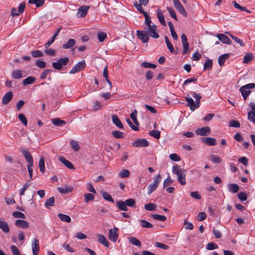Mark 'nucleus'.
<instances>
[{"label": "nucleus", "instance_id": "1", "mask_svg": "<svg viewBox=\"0 0 255 255\" xmlns=\"http://www.w3.org/2000/svg\"><path fill=\"white\" fill-rule=\"evenodd\" d=\"M189 93L196 99L195 102L194 103L193 100L191 97H186L185 99L187 103V106L190 107V110L193 111L199 107L202 96L200 94H197L192 91Z\"/></svg>", "mask_w": 255, "mask_h": 255}, {"label": "nucleus", "instance_id": "2", "mask_svg": "<svg viewBox=\"0 0 255 255\" xmlns=\"http://www.w3.org/2000/svg\"><path fill=\"white\" fill-rule=\"evenodd\" d=\"M172 173L177 175L178 181L181 185L186 184V171L185 169L181 168L179 165H176L172 167Z\"/></svg>", "mask_w": 255, "mask_h": 255}, {"label": "nucleus", "instance_id": "3", "mask_svg": "<svg viewBox=\"0 0 255 255\" xmlns=\"http://www.w3.org/2000/svg\"><path fill=\"white\" fill-rule=\"evenodd\" d=\"M69 59L68 57H64L58 59L56 62H52V67L56 70H61L69 63Z\"/></svg>", "mask_w": 255, "mask_h": 255}, {"label": "nucleus", "instance_id": "4", "mask_svg": "<svg viewBox=\"0 0 255 255\" xmlns=\"http://www.w3.org/2000/svg\"><path fill=\"white\" fill-rule=\"evenodd\" d=\"M255 87V84L254 83H250L241 87L240 89L244 100H246L251 93V91L250 89H253Z\"/></svg>", "mask_w": 255, "mask_h": 255}, {"label": "nucleus", "instance_id": "5", "mask_svg": "<svg viewBox=\"0 0 255 255\" xmlns=\"http://www.w3.org/2000/svg\"><path fill=\"white\" fill-rule=\"evenodd\" d=\"M161 180V175L160 174L157 175L154 178L153 183L150 184L148 187L147 193L148 195L151 194L157 188Z\"/></svg>", "mask_w": 255, "mask_h": 255}, {"label": "nucleus", "instance_id": "6", "mask_svg": "<svg viewBox=\"0 0 255 255\" xmlns=\"http://www.w3.org/2000/svg\"><path fill=\"white\" fill-rule=\"evenodd\" d=\"M86 63L85 60H82L75 64L69 72V74H73L76 73L85 68Z\"/></svg>", "mask_w": 255, "mask_h": 255}, {"label": "nucleus", "instance_id": "7", "mask_svg": "<svg viewBox=\"0 0 255 255\" xmlns=\"http://www.w3.org/2000/svg\"><path fill=\"white\" fill-rule=\"evenodd\" d=\"M147 30V33L149 36H150L151 37L154 38H157L159 37V34L157 29V26L155 24H152L147 26L145 28Z\"/></svg>", "mask_w": 255, "mask_h": 255}, {"label": "nucleus", "instance_id": "8", "mask_svg": "<svg viewBox=\"0 0 255 255\" xmlns=\"http://www.w3.org/2000/svg\"><path fill=\"white\" fill-rule=\"evenodd\" d=\"M136 36L143 43H147L149 38L147 31L137 30Z\"/></svg>", "mask_w": 255, "mask_h": 255}, {"label": "nucleus", "instance_id": "9", "mask_svg": "<svg viewBox=\"0 0 255 255\" xmlns=\"http://www.w3.org/2000/svg\"><path fill=\"white\" fill-rule=\"evenodd\" d=\"M20 152L23 154V156L26 159V161L27 162V165H29V166H33V158L30 152L25 148L21 149Z\"/></svg>", "mask_w": 255, "mask_h": 255}, {"label": "nucleus", "instance_id": "10", "mask_svg": "<svg viewBox=\"0 0 255 255\" xmlns=\"http://www.w3.org/2000/svg\"><path fill=\"white\" fill-rule=\"evenodd\" d=\"M181 38L183 46V51L182 54L183 55H185L189 51V43L188 42L186 35L185 34L183 33L182 34Z\"/></svg>", "mask_w": 255, "mask_h": 255}, {"label": "nucleus", "instance_id": "11", "mask_svg": "<svg viewBox=\"0 0 255 255\" xmlns=\"http://www.w3.org/2000/svg\"><path fill=\"white\" fill-rule=\"evenodd\" d=\"M118 229L117 228H114L111 229L109 231V239L112 242H115L117 241L119 237L118 233Z\"/></svg>", "mask_w": 255, "mask_h": 255}, {"label": "nucleus", "instance_id": "12", "mask_svg": "<svg viewBox=\"0 0 255 255\" xmlns=\"http://www.w3.org/2000/svg\"><path fill=\"white\" fill-rule=\"evenodd\" d=\"M31 247L33 255H37L39 250V241L37 238H34L32 241Z\"/></svg>", "mask_w": 255, "mask_h": 255}, {"label": "nucleus", "instance_id": "13", "mask_svg": "<svg viewBox=\"0 0 255 255\" xmlns=\"http://www.w3.org/2000/svg\"><path fill=\"white\" fill-rule=\"evenodd\" d=\"M173 2L175 8L184 16L187 15V12L178 0H173Z\"/></svg>", "mask_w": 255, "mask_h": 255}, {"label": "nucleus", "instance_id": "14", "mask_svg": "<svg viewBox=\"0 0 255 255\" xmlns=\"http://www.w3.org/2000/svg\"><path fill=\"white\" fill-rule=\"evenodd\" d=\"M211 129L209 127H205L198 128L195 131L196 134L202 136H206L209 135Z\"/></svg>", "mask_w": 255, "mask_h": 255}, {"label": "nucleus", "instance_id": "15", "mask_svg": "<svg viewBox=\"0 0 255 255\" xmlns=\"http://www.w3.org/2000/svg\"><path fill=\"white\" fill-rule=\"evenodd\" d=\"M89 6L87 5H83L80 7L77 11V15L78 17H84L89 10Z\"/></svg>", "mask_w": 255, "mask_h": 255}, {"label": "nucleus", "instance_id": "16", "mask_svg": "<svg viewBox=\"0 0 255 255\" xmlns=\"http://www.w3.org/2000/svg\"><path fill=\"white\" fill-rule=\"evenodd\" d=\"M216 36L222 43L228 45L232 44V41L224 34H218Z\"/></svg>", "mask_w": 255, "mask_h": 255}, {"label": "nucleus", "instance_id": "17", "mask_svg": "<svg viewBox=\"0 0 255 255\" xmlns=\"http://www.w3.org/2000/svg\"><path fill=\"white\" fill-rule=\"evenodd\" d=\"M148 145V142L145 139H139L135 140L133 143V145L135 147H145L147 146Z\"/></svg>", "mask_w": 255, "mask_h": 255}, {"label": "nucleus", "instance_id": "18", "mask_svg": "<svg viewBox=\"0 0 255 255\" xmlns=\"http://www.w3.org/2000/svg\"><path fill=\"white\" fill-rule=\"evenodd\" d=\"M113 123L120 129H124V127L117 115H113L112 116Z\"/></svg>", "mask_w": 255, "mask_h": 255}, {"label": "nucleus", "instance_id": "19", "mask_svg": "<svg viewBox=\"0 0 255 255\" xmlns=\"http://www.w3.org/2000/svg\"><path fill=\"white\" fill-rule=\"evenodd\" d=\"M15 225L16 227L22 229H27L29 227L28 223L23 220H16L15 223Z\"/></svg>", "mask_w": 255, "mask_h": 255}, {"label": "nucleus", "instance_id": "20", "mask_svg": "<svg viewBox=\"0 0 255 255\" xmlns=\"http://www.w3.org/2000/svg\"><path fill=\"white\" fill-rule=\"evenodd\" d=\"M12 93L9 91L6 93L2 98V103L3 105H7L11 100L12 98Z\"/></svg>", "mask_w": 255, "mask_h": 255}, {"label": "nucleus", "instance_id": "21", "mask_svg": "<svg viewBox=\"0 0 255 255\" xmlns=\"http://www.w3.org/2000/svg\"><path fill=\"white\" fill-rule=\"evenodd\" d=\"M202 141L206 144L210 146H214L216 144V140L214 138L212 137H204L202 138Z\"/></svg>", "mask_w": 255, "mask_h": 255}, {"label": "nucleus", "instance_id": "22", "mask_svg": "<svg viewBox=\"0 0 255 255\" xmlns=\"http://www.w3.org/2000/svg\"><path fill=\"white\" fill-rule=\"evenodd\" d=\"M58 159L67 168L70 169H73L74 168V167L73 165L72 164V163L67 160V159H66L64 157L60 156L58 157Z\"/></svg>", "mask_w": 255, "mask_h": 255}, {"label": "nucleus", "instance_id": "23", "mask_svg": "<svg viewBox=\"0 0 255 255\" xmlns=\"http://www.w3.org/2000/svg\"><path fill=\"white\" fill-rule=\"evenodd\" d=\"M0 229L4 233L9 232V228L8 224L4 221L0 219Z\"/></svg>", "mask_w": 255, "mask_h": 255}, {"label": "nucleus", "instance_id": "24", "mask_svg": "<svg viewBox=\"0 0 255 255\" xmlns=\"http://www.w3.org/2000/svg\"><path fill=\"white\" fill-rule=\"evenodd\" d=\"M116 205L120 210L127 211L128 208L125 201L120 200L116 202Z\"/></svg>", "mask_w": 255, "mask_h": 255}, {"label": "nucleus", "instance_id": "25", "mask_svg": "<svg viewBox=\"0 0 255 255\" xmlns=\"http://www.w3.org/2000/svg\"><path fill=\"white\" fill-rule=\"evenodd\" d=\"M98 241L101 244L105 246L106 247H109L110 244L107 239L102 235H98Z\"/></svg>", "mask_w": 255, "mask_h": 255}, {"label": "nucleus", "instance_id": "26", "mask_svg": "<svg viewBox=\"0 0 255 255\" xmlns=\"http://www.w3.org/2000/svg\"><path fill=\"white\" fill-rule=\"evenodd\" d=\"M73 187H70V186H67L63 187H60L58 188V191L60 193H63V194L71 192L73 191Z\"/></svg>", "mask_w": 255, "mask_h": 255}, {"label": "nucleus", "instance_id": "27", "mask_svg": "<svg viewBox=\"0 0 255 255\" xmlns=\"http://www.w3.org/2000/svg\"><path fill=\"white\" fill-rule=\"evenodd\" d=\"M157 17L158 18V20H159V22L161 23V24L164 26H165L166 22L164 20V16L161 10L158 9L157 10Z\"/></svg>", "mask_w": 255, "mask_h": 255}, {"label": "nucleus", "instance_id": "28", "mask_svg": "<svg viewBox=\"0 0 255 255\" xmlns=\"http://www.w3.org/2000/svg\"><path fill=\"white\" fill-rule=\"evenodd\" d=\"M58 218L60 219L61 221L65 222L67 223H70L71 221V218L70 216L67 215H65L62 213H59L58 214Z\"/></svg>", "mask_w": 255, "mask_h": 255}, {"label": "nucleus", "instance_id": "29", "mask_svg": "<svg viewBox=\"0 0 255 255\" xmlns=\"http://www.w3.org/2000/svg\"><path fill=\"white\" fill-rule=\"evenodd\" d=\"M229 57V54H224L219 56L218 58L219 64L222 66L224 64L225 60Z\"/></svg>", "mask_w": 255, "mask_h": 255}, {"label": "nucleus", "instance_id": "30", "mask_svg": "<svg viewBox=\"0 0 255 255\" xmlns=\"http://www.w3.org/2000/svg\"><path fill=\"white\" fill-rule=\"evenodd\" d=\"M229 190L234 193L238 192L239 190V187L237 184H229L228 185Z\"/></svg>", "mask_w": 255, "mask_h": 255}, {"label": "nucleus", "instance_id": "31", "mask_svg": "<svg viewBox=\"0 0 255 255\" xmlns=\"http://www.w3.org/2000/svg\"><path fill=\"white\" fill-rule=\"evenodd\" d=\"M52 122L55 126H62L66 124L65 121L62 120L59 118L53 119Z\"/></svg>", "mask_w": 255, "mask_h": 255}, {"label": "nucleus", "instance_id": "32", "mask_svg": "<svg viewBox=\"0 0 255 255\" xmlns=\"http://www.w3.org/2000/svg\"><path fill=\"white\" fill-rule=\"evenodd\" d=\"M76 43V41L73 39H70L66 43L63 45V48L68 49L72 47Z\"/></svg>", "mask_w": 255, "mask_h": 255}, {"label": "nucleus", "instance_id": "33", "mask_svg": "<svg viewBox=\"0 0 255 255\" xmlns=\"http://www.w3.org/2000/svg\"><path fill=\"white\" fill-rule=\"evenodd\" d=\"M35 78L32 76H29L24 79L22 81V84L24 86L31 84L35 81Z\"/></svg>", "mask_w": 255, "mask_h": 255}, {"label": "nucleus", "instance_id": "34", "mask_svg": "<svg viewBox=\"0 0 255 255\" xmlns=\"http://www.w3.org/2000/svg\"><path fill=\"white\" fill-rule=\"evenodd\" d=\"M11 77L15 79L21 78L22 77V71L19 69L13 71L11 74Z\"/></svg>", "mask_w": 255, "mask_h": 255}, {"label": "nucleus", "instance_id": "35", "mask_svg": "<svg viewBox=\"0 0 255 255\" xmlns=\"http://www.w3.org/2000/svg\"><path fill=\"white\" fill-rule=\"evenodd\" d=\"M128 241L132 245L136 246L138 247H140L141 246L140 242L134 237H131L128 238Z\"/></svg>", "mask_w": 255, "mask_h": 255}, {"label": "nucleus", "instance_id": "36", "mask_svg": "<svg viewBox=\"0 0 255 255\" xmlns=\"http://www.w3.org/2000/svg\"><path fill=\"white\" fill-rule=\"evenodd\" d=\"M102 107V104L100 102L97 101L93 102L92 106V110L98 111L101 109Z\"/></svg>", "mask_w": 255, "mask_h": 255}, {"label": "nucleus", "instance_id": "37", "mask_svg": "<svg viewBox=\"0 0 255 255\" xmlns=\"http://www.w3.org/2000/svg\"><path fill=\"white\" fill-rule=\"evenodd\" d=\"M225 33L228 34L229 35V36H230L234 40H235L236 42L240 44V45L241 46H245V43L243 42V41L241 39L238 38V37H237L236 36H234L233 34H232L231 33H230L229 32H225Z\"/></svg>", "mask_w": 255, "mask_h": 255}, {"label": "nucleus", "instance_id": "38", "mask_svg": "<svg viewBox=\"0 0 255 255\" xmlns=\"http://www.w3.org/2000/svg\"><path fill=\"white\" fill-rule=\"evenodd\" d=\"M45 160L43 156H41L39 161V167L40 171L42 173H44L45 171Z\"/></svg>", "mask_w": 255, "mask_h": 255}, {"label": "nucleus", "instance_id": "39", "mask_svg": "<svg viewBox=\"0 0 255 255\" xmlns=\"http://www.w3.org/2000/svg\"><path fill=\"white\" fill-rule=\"evenodd\" d=\"M164 40H165V42L166 44L167 47L168 48L169 51L171 53H173L174 51V48H173L172 45L171 44V43L170 42L169 39L167 36H164Z\"/></svg>", "mask_w": 255, "mask_h": 255}, {"label": "nucleus", "instance_id": "40", "mask_svg": "<svg viewBox=\"0 0 255 255\" xmlns=\"http://www.w3.org/2000/svg\"><path fill=\"white\" fill-rule=\"evenodd\" d=\"M85 201L88 203L89 201H93L95 199V195L92 193H85L84 194Z\"/></svg>", "mask_w": 255, "mask_h": 255}, {"label": "nucleus", "instance_id": "41", "mask_svg": "<svg viewBox=\"0 0 255 255\" xmlns=\"http://www.w3.org/2000/svg\"><path fill=\"white\" fill-rule=\"evenodd\" d=\"M141 226L143 228H151L153 227V225L149 222L144 220H140L139 221Z\"/></svg>", "mask_w": 255, "mask_h": 255}, {"label": "nucleus", "instance_id": "42", "mask_svg": "<svg viewBox=\"0 0 255 255\" xmlns=\"http://www.w3.org/2000/svg\"><path fill=\"white\" fill-rule=\"evenodd\" d=\"M144 208L147 211H152L156 209V205L153 203L146 204L144 205Z\"/></svg>", "mask_w": 255, "mask_h": 255}, {"label": "nucleus", "instance_id": "43", "mask_svg": "<svg viewBox=\"0 0 255 255\" xmlns=\"http://www.w3.org/2000/svg\"><path fill=\"white\" fill-rule=\"evenodd\" d=\"M233 5L234 6L241 11H246L247 12H250L251 11L248 10L246 7H243L240 5L239 3H238L236 1H233L232 2Z\"/></svg>", "mask_w": 255, "mask_h": 255}, {"label": "nucleus", "instance_id": "44", "mask_svg": "<svg viewBox=\"0 0 255 255\" xmlns=\"http://www.w3.org/2000/svg\"><path fill=\"white\" fill-rule=\"evenodd\" d=\"M45 0H29V3L35 4L37 7L42 6L44 3Z\"/></svg>", "mask_w": 255, "mask_h": 255}, {"label": "nucleus", "instance_id": "45", "mask_svg": "<svg viewBox=\"0 0 255 255\" xmlns=\"http://www.w3.org/2000/svg\"><path fill=\"white\" fill-rule=\"evenodd\" d=\"M137 111L135 110L132 113H131L130 115V118L132 120L135 125L137 126H139V123L137 121L136 118Z\"/></svg>", "mask_w": 255, "mask_h": 255}, {"label": "nucleus", "instance_id": "46", "mask_svg": "<svg viewBox=\"0 0 255 255\" xmlns=\"http://www.w3.org/2000/svg\"><path fill=\"white\" fill-rule=\"evenodd\" d=\"M101 194L105 200L108 201L112 202L113 203L114 202V199L112 198V196L109 193H108L106 192L103 191L101 193Z\"/></svg>", "mask_w": 255, "mask_h": 255}, {"label": "nucleus", "instance_id": "47", "mask_svg": "<svg viewBox=\"0 0 255 255\" xmlns=\"http://www.w3.org/2000/svg\"><path fill=\"white\" fill-rule=\"evenodd\" d=\"M129 174V171L127 169H122L119 172V176L123 178L128 177Z\"/></svg>", "mask_w": 255, "mask_h": 255}, {"label": "nucleus", "instance_id": "48", "mask_svg": "<svg viewBox=\"0 0 255 255\" xmlns=\"http://www.w3.org/2000/svg\"><path fill=\"white\" fill-rule=\"evenodd\" d=\"M31 54L32 56L34 58H40L43 56L42 52L38 50L31 51Z\"/></svg>", "mask_w": 255, "mask_h": 255}, {"label": "nucleus", "instance_id": "49", "mask_svg": "<svg viewBox=\"0 0 255 255\" xmlns=\"http://www.w3.org/2000/svg\"><path fill=\"white\" fill-rule=\"evenodd\" d=\"M149 135L154 137L156 139H159L160 137V132L158 130H153L149 132Z\"/></svg>", "mask_w": 255, "mask_h": 255}, {"label": "nucleus", "instance_id": "50", "mask_svg": "<svg viewBox=\"0 0 255 255\" xmlns=\"http://www.w3.org/2000/svg\"><path fill=\"white\" fill-rule=\"evenodd\" d=\"M143 15L145 17V24L147 26L152 25V21L150 19V16L148 15L147 12H144Z\"/></svg>", "mask_w": 255, "mask_h": 255}, {"label": "nucleus", "instance_id": "51", "mask_svg": "<svg viewBox=\"0 0 255 255\" xmlns=\"http://www.w3.org/2000/svg\"><path fill=\"white\" fill-rule=\"evenodd\" d=\"M127 206L130 207H134L135 204V201L132 198H130L126 200L125 201Z\"/></svg>", "mask_w": 255, "mask_h": 255}, {"label": "nucleus", "instance_id": "52", "mask_svg": "<svg viewBox=\"0 0 255 255\" xmlns=\"http://www.w3.org/2000/svg\"><path fill=\"white\" fill-rule=\"evenodd\" d=\"M54 198L51 197L46 201L45 205L47 208H48L49 206H53L54 205Z\"/></svg>", "mask_w": 255, "mask_h": 255}, {"label": "nucleus", "instance_id": "53", "mask_svg": "<svg viewBox=\"0 0 255 255\" xmlns=\"http://www.w3.org/2000/svg\"><path fill=\"white\" fill-rule=\"evenodd\" d=\"M151 217L153 219L159 220L161 221H164L166 220V217L164 216L157 215V214H153L151 215Z\"/></svg>", "mask_w": 255, "mask_h": 255}, {"label": "nucleus", "instance_id": "54", "mask_svg": "<svg viewBox=\"0 0 255 255\" xmlns=\"http://www.w3.org/2000/svg\"><path fill=\"white\" fill-rule=\"evenodd\" d=\"M206 248L208 250H213L218 248V246L214 243H209L206 247Z\"/></svg>", "mask_w": 255, "mask_h": 255}, {"label": "nucleus", "instance_id": "55", "mask_svg": "<svg viewBox=\"0 0 255 255\" xmlns=\"http://www.w3.org/2000/svg\"><path fill=\"white\" fill-rule=\"evenodd\" d=\"M248 119L252 123L255 124V113L249 112L248 114Z\"/></svg>", "mask_w": 255, "mask_h": 255}, {"label": "nucleus", "instance_id": "56", "mask_svg": "<svg viewBox=\"0 0 255 255\" xmlns=\"http://www.w3.org/2000/svg\"><path fill=\"white\" fill-rule=\"evenodd\" d=\"M18 119L21 122V123L25 126H26L27 125V121L25 116V115L23 114H19L18 115Z\"/></svg>", "mask_w": 255, "mask_h": 255}, {"label": "nucleus", "instance_id": "57", "mask_svg": "<svg viewBox=\"0 0 255 255\" xmlns=\"http://www.w3.org/2000/svg\"><path fill=\"white\" fill-rule=\"evenodd\" d=\"M70 144L72 148L75 151H78L80 149V146L77 141L75 140H71Z\"/></svg>", "mask_w": 255, "mask_h": 255}, {"label": "nucleus", "instance_id": "58", "mask_svg": "<svg viewBox=\"0 0 255 255\" xmlns=\"http://www.w3.org/2000/svg\"><path fill=\"white\" fill-rule=\"evenodd\" d=\"M112 135L117 138H121L123 137L124 134L122 132L119 130H115L112 131Z\"/></svg>", "mask_w": 255, "mask_h": 255}, {"label": "nucleus", "instance_id": "59", "mask_svg": "<svg viewBox=\"0 0 255 255\" xmlns=\"http://www.w3.org/2000/svg\"><path fill=\"white\" fill-rule=\"evenodd\" d=\"M229 126L231 127L238 128L240 127V124L238 121L231 120L229 122Z\"/></svg>", "mask_w": 255, "mask_h": 255}, {"label": "nucleus", "instance_id": "60", "mask_svg": "<svg viewBox=\"0 0 255 255\" xmlns=\"http://www.w3.org/2000/svg\"><path fill=\"white\" fill-rule=\"evenodd\" d=\"M212 60L211 59L207 60L204 65V69H211L212 67Z\"/></svg>", "mask_w": 255, "mask_h": 255}, {"label": "nucleus", "instance_id": "61", "mask_svg": "<svg viewBox=\"0 0 255 255\" xmlns=\"http://www.w3.org/2000/svg\"><path fill=\"white\" fill-rule=\"evenodd\" d=\"M12 215L16 218L25 219V216L22 213L19 211H15L12 213Z\"/></svg>", "mask_w": 255, "mask_h": 255}, {"label": "nucleus", "instance_id": "62", "mask_svg": "<svg viewBox=\"0 0 255 255\" xmlns=\"http://www.w3.org/2000/svg\"><path fill=\"white\" fill-rule=\"evenodd\" d=\"M184 226L186 230H192L194 228L193 225L191 223L187 222V220L184 221Z\"/></svg>", "mask_w": 255, "mask_h": 255}, {"label": "nucleus", "instance_id": "63", "mask_svg": "<svg viewBox=\"0 0 255 255\" xmlns=\"http://www.w3.org/2000/svg\"><path fill=\"white\" fill-rule=\"evenodd\" d=\"M35 64L40 68H44L46 66L45 62L41 60H37L35 62Z\"/></svg>", "mask_w": 255, "mask_h": 255}, {"label": "nucleus", "instance_id": "64", "mask_svg": "<svg viewBox=\"0 0 255 255\" xmlns=\"http://www.w3.org/2000/svg\"><path fill=\"white\" fill-rule=\"evenodd\" d=\"M11 250L13 255H21L17 248L14 245L11 246Z\"/></svg>", "mask_w": 255, "mask_h": 255}]
</instances>
